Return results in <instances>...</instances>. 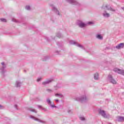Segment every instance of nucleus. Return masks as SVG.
I'll return each instance as SVG.
<instances>
[{
	"label": "nucleus",
	"instance_id": "obj_25",
	"mask_svg": "<svg viewBox=\"0 0 124 124\" xmlns=\"http://www.w3.org/2000/svg\"><path fill=\"white\" fill-rule=\"evenodd\" d=\"M1 63L3 66L2 69H3L5 67V65L4 64V62H2Z\"/></svg>",
	"mask_w": 124,
	"mask_h": 124
},
{
	"label": "nucleus",
	"instance_id": "obj_12",
	"mask_svg": "<svg viewBox=\"0 0 124 124\" xmlns=\"http://www.w3.org/2000/svg\"><path fill=\"white\" fill-rule=\"evenodd\" d=\"M30 118H31V119H33V120H34L35 121H37L38 122H40L41 123H42V121L40 120V119L37 118L36 117L33 116H30Z\"/></svg>",
	"mask_w": 124,
	"mask_h": 124
},
{
	"label": "nucleus",
	"instance_id": "obj_1",
	"mask_svg": "<svg viewBox=\"0 0 124 124\" xmlns=\"http://www.w3.org/2000/svg\"><path fill=\"white\" fill-rule=\"evenodd\" d=\"M75 100H77V101H79V102H81V103H83V102H86V101L88 100V99L87 98V97H86V95H84L80 97H78L76 98Z\"/></svg>",
	"mask_w": 124,
	"mask_h": 124
},
{
	"label": "nucleus",
	"instance_id": "obj_28",
	"mask_svg": "<svg viewBox=\"0 0 124 124\" xmlns=\"http://www.w3.org/2000/svg\"><path fill=\"white\" fill-rule=\"evenodd\" d=\"M12 21H13V22H15L16 23H17V20H16V19H15V18H13Z\"/></svg>",
	"mask_w": 124,
	"mask_h": 124
},
{
	"label": "nucleus",
	"instance_id": "obj_26",
	"mask_svg": "<svg viewBox=\"0 0 124 124\" xmlns=\"http://www.w3.org/2000/svg\"><path fill=\"white\" fill-rule=\"evenodd\" d=\"M79 119L81 121H85V117H79Z\"/></svg>",
	"mask_w": 124,
	"mask_h": 124
},
{
	"label": "nucleus",
	"instance_id": "obj_19",
	"mask_svg": "<svg viewBox=\"0 0 124 124\" xmlns=\"http://www.w3.org/2000/svg\"><path fill=\"white\" fill-rule=\"evenodd\" d=\"M78 47H79V48H81V49H85L84 48V46H83L81 45L80 44H77L76 45Z\"/></svg>",
	"mask_w": 124,
	"mask_h": 124
},
{
	"label": "nucleus",
	"instance_id": "obj_24",
	"mask_svg": "<svg viewBox=\"0 0 124 124\" xmlns=\"http://www.w3.org/2000/svg\"><path fill=\"white\" fill-rule=\"evenodd\" d=\"M0 20L1 21V22H4L5 23L6 22V19L4 18H0Z\"/></svg>",
	"mask_w": 124,
	"mask_h": 124
},
{
	"label": "nucleus",
	"instance_id": "obj_14",
	"mask_svg": "<svg viewBox=\"0 0 124 124\" xmlns=\"http://www.w3.org/2000/svg\"><path fill=\"white\" fill-rule=\"evenodd\" d=\"M96 37L98 39H99L100 40H102V39H103V37H102V36H101V34H97L96 35Z\"/></svg>",
	"mask_w": 124,
	"mask_h": 124
},
{
	"label": "nucleus",
	"instance_id": "obj_7",
	"mask_svg": "<svg viewBox=\"0 0 124 124\" xmlns=\"http://www.w3.org/2000/svg\"><path fill=\"white\" fill-rule=\"evenodd\" d=\"M67 2H69V3H71V4H73V5H80V4L77 2L75 0H66Z\"/></svg>",
	"mask_w": 124,
	"mask_h": 124
},
{
	"label": "nucleus",
	"instance_id": "obj_30",
	"mask_svg": "<svg viewBox=\"0 0 124 124\" xmlns=\"http://www.w3.org/2000/svg\"><path fill=\"white\" fill-rule=\"evenodd\" d=\"M50 106L51 107H52V108H55L57 107H56V106H54L53 105H50Z\"/></svg>",
	"mask_w": 124,
	"mask_h": 124
},
{
	"label": "nucleus",
	"instance_id": "obj_34",
	"mask_svg": "<svg viewBox=\"0 0 124 124\" xmlns=\"http://www.w3.org/2000/svg\"><path fill=\"white\" fill-rule=\"evenodd\" d=\"M15 106L16 108H17V105H16Z\"/></svg>",
	"mask_w": 124,
	"mask_h": 124
},
{
	"label": "nucleus",
	"instance_id": "obj_33",
	"mask_svg": "<svg viewBox=\"0 0 124 124\" xmlns=\"http://www.w3.org/2000/svg\"><path fill=\"white\" fill-rule=\"evenodd\" d=\"M55 101H56V102H59V100H58V99H56V100H55Z\"/></svg>",
	"mask_w": 124,
	"mask_h": 124
},
{
	"label": "nucleus",
	"instance_id": "obj_8",
	"mask_svg": "<svg viewBox=\"0 0 124 124\" xmlns=\"http://www.w3.org/2000/svg\"><path fill=\"white\" fill-rule=\"evenodd\" d=\"M51 6L52 8L53 11H54V12L56 13L57 15H60V12H59L58 9L56 8V7H55V6H54L53 5H51Z\"/></svg>",
	"mask_w": 124,
	"mask_h": 124
},
{
	"label": "nucleus",
	"instance_id": "obj_22",
	"mask_svg": "<svg viewBox=\"0 0 124 124\" xmlns=\"http://www.w3.org/2000/svg\"><path fill=\"white\" fill-rule=\"evenodd\" d=\"M46 101H47L48 104H49V105H51V100H50V99H47Z\"/></svg>",
	"mask_w": 124,
	"mask_h": 124
},
{
	"label": "nucleus",
	"instance_id": "obj_2",
	"mask_svg": "<svg viewBox=\"0 0 124 124\" xmlns=\"http://www.w3.org/2000/svg\"><path fill=\"white\" fill-rule=\"evenodd\" d=\"M93 24V22L92 21H89L87 23V24H85L83 23L82 21H78V25L79 27V28H85L87 26V25H92Z\"/></svg>",
	"mask_w": 124,
	"mask_h": 124
},
{
	"label": "nucleus",
	"instance_id": "obj_15",
	"mask_svg": "<svg viewBox=\"0 0 124 124\" xmlns=\"http://www.w3.org/2000/svg\"><path fill=\"white\" fill-rule=\"evenodd\" d=\"M94 79L95 80H98V74L97 73L94 75Z\"/></svg>",
	"mask_w": 124,
	"mask_h": 124
},
{
	"label": "nucleus",
	"instance_id": "obj_29",
	"mask_svg": "<svg viewBox=\"0 0 124 124\" xmlns=\"http://www.w3.org/2000/svg\"><path fill=\"white\" fill-rule=\"evenodd\" d=\"M68 113H69V114H71V113H72V111L71 110H68Z\"/></svg>",
	"mask_w": 124,
	"mask_h": 124
},
{
	"label": "nucleus",
	"instance_id": "obj_27",
	"mask_svg": "<svg viewBox=\"0 0 124 124\" xmlns=\"http://www.w3.org/2000/svg\"><path fill=\"white\" fill-rule=\"evenodd\" d=\"M46 91L48 93H52V92H53V91H52V90H51V89H47Z\"/></svg>",
	"mask_w": 124,
	"mask_h": 124
},
{
	"label": "nucleus",
	"instance_id": "obj_10",
	"mask_svg": "<svg viewBox=\"0 0 124 124\" xmlns=\"http://www.w3.org/2000/svg\"><path fill=\"white\" fill-rule=\"evenodd\" d=\"M116 119H117L118 122H122L124 121V117L123 116H117Z\"/></svg>",
	"mask_w": 124,
	"mask_h": 124
},
{
	"label": "nucleus",
	"instance_id": "obj_17",
	"mask_svg": "<svg viewBox=\"0 0 124 124\" xmlns=\"http://www.w3.org/2000/svg\"><path fill=\"white\" fill-rule=\"evenodd\" d=\"M21 86V82L19 81H16V87L18 88V87H20Z\"/></svg>",
	"mask_w": 124,
	"mask_h": 124
},
{
	"label": "nucleus",
	"instance_id": "obj_18",
	"mask_svg": "<svg viewBox=\"0 0 124 124\" xmlns=\"http://www.w3.org/2000/svg\"><path fill=\"white\" fill-rule=\"evenodd\" d=\"M69 44L73 45H75L76 44V42H74V41H70Z\"/></svg>",
	"mask_w": 124,
	"mask_h": 124
},
{
	"label": "nucleus",
	"instance_id": "obj_32",
	"mask_svg": "<svg viewBox=\"0 0 124 124\" xmlns=\"http://www.w3.org/2000/svg\"><path fill=\"white\" fill-rule=\"evenodd\" d=\"M0 109H3V106L0 105Z\"/></svg>",
	"mask_w": 124,
	"mask_h": 124
},
{
	"label": "nucleus",
	"instance_id": "obj_31",
	"mask_svg": "<svg viewBox=\"0 0 124 124\" xmlns=\"http://www.w3.org/2000/svg\"><path fill=\"white\" fill-rule=\"evenodd\" d=\"M41 80V78H38V79H37V82H39V81H40Z\"/></svg>",
	"mask_w": 124,
	"mask_h": 124
},
{
	"label": "nucleus",
	"instance_id": "obj_9",
	"mask_svg": "<svg viewBox=\"0 0 124 124\" xmlns=\"http://www.w3.org/2000/svg\"><path fill=\"white\" fill-rule=\"evenodd\" d=\"M124 43H120L119 44H118L117 46H115V48H116V49H122L123 48H124Z\"/></svg>",
	"mask_w": 124,
	"mask_h": 124
},
{
	"label": "nucleus",
	"instance_id": "obj_23",
	"mask_svg": "<svg viewBox=\"0 0 124 124\" xmlns=\"http://www.w3.org/2000/svg\"><path fill=\"white\" fill-rule=\"evenodd\" d=\"M26 9L27 10H31V7L29 5L26 6Z\"/></svg>",
	"mask_w": 124,
	"mask_h": 124
},
{
	"label": "nucleus",
	"instance_id": "obj_4",
	"mask_svg": "<svg viewBox=\"0 0 124 124\" xmlns=\"http://www.w3.org/2000/svg\"><path fill=\"white\" fill-rule=\"evenodd\" d=\"M102 8L103 9H107V10H110V11H112V12H115V11H116V10L113 9L112 7H110V6H108V5H103L102 7Z\"/></svg>",
	"mask_w": 124,
	"mask_h": 124
},
{
	"label": "nucleus",
	"instance_id": "obj_16",
	"mask_svg": "<svg viewBox=\"0 0 124 124\" xmlns=\"http://www.w3.org/2000/svg\"><path fill=\"white\" fill-rule=\"evenodd\" d=\"M37 107L39 108V109H42V110H44V111H46V108H44L43 107H42V106H40V105H38Z\"/></svg>",
	"mask_w": 124,
	"mask_h": 124
},
{
	"label": "nucleus",
	"instance_id": "obj_13",
	"mask_svg": "<svg viewBox=\"0 0 124 124\" xmlns=\"http://www.w3.org/2000/svg\"><path fill=\"white\" fill-rule=\"evenodd\" d=\"M52 81H54L53 79H50L47 81H45L42 83V85H47V84H49V83H51Z\"/></svg>",
	"mask_w": 124,
	"mask_h": 124
},
{
	"label": "nucleus",
	"instance_id": "obj_6",
	"mask_svg": "<svg viewBox=\"0 0 124 124\" xmlns=\"http://www.w3.org/2000/svg\"><path fill=\"white\" fill-rule=\"evenodd\" d=\"M113 71H114V72H117L119 74H121V75H123L124 76V70H121L117 68H114L113 69Z\"/></svg>",
	"mask_w": 124,
	"mask_h": 124
},
{
	"label": "nucleus",
	"instance_id": "obj_3",
	"mask_svg": "<svg viewBox=\"0 0 124 124\" xmlns=\"http://www.w3.org/2000/svg\"><path fill=\"white\" fill-rule=\"evenodd\" d=\"M99 114H100V115H101V116L105 119H109V118L111 117L109 114H106L105 111L102 110L101 109H100L99 111Z\"/></svg>",
	"mask_w": 124,
	"mask_h": 124
},
{
	"label": "nucleus",
	"instance_id": "obj_20",
	"mask_svg": "<svg viewBox=\"0 0 124 124\" xmlns=\"http://www.w3.org/2000/svg\"><path fill=\"white\" fill-rule=\"evenodd\" d=\"M29 110L31 112H33L34 113H37V111L34 109H29Z\"/></svg>",
	"mask_w": 124,
	"mask_h": 124
},
{
	"label": "nucleus",
	"instance_id": "obj_21",
	"mask_svg": "<svg viewBox=\"0 0 124 124\" xmlns=\"http://www.w3.org/2000/svg\"><path fill=\"white\" fill-rule=\"evenodd\" d=\"M55 96H59V97H62V94L56 93L55 94Z\"/></svg>",
	"mask_w": 124,
	"mask_h": 124
},
{
	"label": "nucleus",
	"instance_id": "obj_11",
	"mask_svg": "<svg viewBox=\"0 0 124 124\" xmlns=\"http://www.w3.org/2000/svg\"><path fill=\"white\" fill-rule=\"evenodd\" d=\"M103 16L105 18H109V17H110V14L109 13H107V12L104 11L103 13Z\"/></svg>",
	"mask_w": 124,
	"mask_h": 124
},
{
	"label": "nucleus",
	"instance_id": "obj_5",
	"mask_svg": "<svg viewBox=\"0 0 124 124\" xmlns=\"http://www.w3.org/2000/svg\"><path fill=\"white\" fill-rule=\"evenodd\" d=\"M108 81L110 82V83L114 84H117V81H116L114 79V78H113V77H112L111 75H108Z\"/></svg>",
	"mask_w": 124,
	"mask_h": 124
}]
</instances>
